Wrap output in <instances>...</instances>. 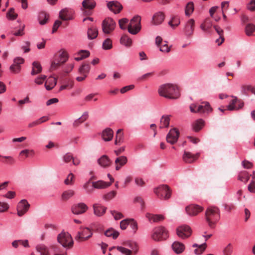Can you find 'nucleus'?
Returning a JSON list of instances; mask_svg holds the SVG:
<instances>
[{"label":"nucleus","instance_id":"79ce46f5","mask_svg":"<svg viewBox=\"0 0 255 255\" xmlns=\"http://www.w3.org/2000/svg\"><path fill=\"white\" fill-rule=\"evenodd\" d=\"M50 249L53 251V255H67L66 253L61 247L52 246Z\"/></svg>","mask_w":255,"mask_h":255},{"label":"nucleus","instance_id":"20e7f679","mask_svg":"<svg viewBox=\"0 0 255 255\" xmlns=\"http://www.w3.org/2000/svg\"><path fill=\"white\" fill-rule=\"evenodd\" d=\"M168 237V231L164 227H158L153 230L151 238L154 241L159 242L165 240Z\"/></svg>","mask_w":255,"mask_h":255},{"label":"nucleus","instance_id":"2eb2a0df","mask_svg":"<svg viewBox=\"0 0 255 255\" xmlns=\"http://www.w3.org/2000/svg\"><path fill=\"white\" fill-rule=\"evenodd\" d=\"M195 27V21L193 19H189L186 23L184 28V33L187 37H191L194 32Z\"/></svg>","mask_w":255,"mask_h":255},{"label":"nucleus","instance_id":"a878e982","mask_svg":"<svg viewBox=\"0 0 255 255\" xmlns=\"http://www.w3.org/2000/svg\"><path fill=\"white\" fill-rule=\"evenodd\" d=\"M59 18L62 20H69L71 19V12L67 8L61 10L59 12Z\"/></svg>","mask_w":255,"mask_h":255},{"label":"nucleus","instance_id":"dca6fc26","mask_svg":"<svg viewBox=\"0 0 255 255\" xmlns=\"http://www.w3.org/2000/svg\"><path fill=\"white\" fill-rule=\"evenodd\" d=\"M107 7L114 13H119L122 10V5L118 1H111L107 3Z\"/></svg>","mask_w":255,"mask_h":255},{"label":"nucleus","instance_id":"c03bdc74","mask_svg":"<svg viewBox=\"0 0 255 255\" xmlns=\"http://www.w3.org/2000/svg\"><path fill=\"white\" fill-rule=\"evenodd\" d=\"M74 194L75 192L72 190L65 191L62 193L61 195V199L63 201H66L71 197L74 196Z\"/></svg>","mask_w":255,"mask_h":255},{"label":"nucleus","instance_id":"a211bd4d","mask_svg":"<svg viewBox=\"0 0 255 255\" xmlns=\"http://www.w3.org/2000/svg\"><path fill=\"white\" fill-rule=\"evenodd\" d=\"M94 214L98 217L103 216L107 210V208L100 204H94L93 205Z\"/></svg>","mask_w":255,"mask_h":255},{"label":"nucleus","instance_id":"3c124183","mask_svg":"<svg viewBox=\"0 0 255 255\" xmlns=\"http://www.w3.org/2000/svg\"><path fill=\"white\" fill-rule=\"evenodd\" d=\"M103 48L105 50L111 49L112 48V41L110 38H107L103 43Z\"/></svg>","mask_w":255,"mask_h":255},{"label":"nucleus","instance_id":"338daca9","mask_svg":"<svg viewBox=\"0 0 255 255\" xmlns=\"http://www.w3.org/2000/svg\"><path fill=\"white\" fill-rule=\"evenodd\" d=\"M117 194L115 191H112L104 196V199L107 201L110 200L114 198Z\"/></svg>","mask_w":255,"mask_h":255},{"label":"nucleus","instance_id":"0e129e2a","mask_svg":"<svg viewBox=\"0 0 255 255\" xmlns=\"http://www.w3.org/2000/svg\"><path fill=\"white\" fill-rule=\"evenodd\" d=\"M62 65V64H61V63L58 62V61L54 59V60L51 63L50 70L51 71L56 70Z\"/></svg>","mask_w":255,"mask_h":255},{"label":"nucleus","instance_id":"c85d7f7f","mask_svg":"<svg viewBox=\"0 0 255 255\" xmlns=\"http://www.w3.org/2000/svg\"><path fill=\"white\" fill-rule=\"evenodd\" d=\"M205 122L203 120L200 119L195 121L192 124V128L195 131H199L204 126Z\"/></svg>","mask_w":255,"mask_h":255},{"label":"nucleus","instance_id":"6e6d98bb","mask_svg":"<svg viewBox=\"0 0 255 255\" xmlns=\"http://www.w3.org/2000/svg\"><path fill=\"white\" fill-rule=\"evenodd\" d=\"M206 244H203L198 246V248L194 250V253L196 255H201L203 253L206 248Z\"/></svg>","mask_w":255,"mask_h":255},{"label":"nucleus","instance_id":"774afa93","mask_svg":"<svg viewBox=\"0 0 255 255\" xmlns=\"http://www.w3.org/2000/svg\"><path fill=\"white\" fill-rule=\"evenodd\" d=\"M233 252V247L231 244H229L224 250V255H231Z\"/></svg>","mask_w":255,"mask_h":255},{"label":"nucleus","instance_id":"ddd939ff","mask_svg":"<svg viewBox=\"0 0 255 255\" xmlns=\"http://www.w3.org/2000/svg\"><path fill=\"white\" fill-rule=\"evenodd\" d=\"M88 209V207L85 204L80 203L73 205L71 207V211L75 215H80L85 213Z\"/></svg>","mask_w":255,"mask_h":255},{"label":"nucleus","instance_id":"13d9d810","mask_svg":"<svg viewBox=\"0 0 255 255\" xmlns=\"http://www.w3.org/2000/svg\"><path fill=\"white\" fill-rule=\"evenodd\" d=\"M127 246L131 250V251H133L134 255L137 253L138 251V247L136 243L133 242H128L127 244Z\"/></svg>","mask_w":255,"mask_h":255},{"label":"nucleus","instance_id":"7c9ffc66","mask_svg":"<svg viewBox=\"0 0 255 255\" xmlns=\"http://www.w3.org/2000/svg\"><path fill=\"white\" fill-rule=\"evenodd\" d=\"M36 250L40 255H50L49 249L44 245H37Z\"/></svg>","mask_w":255,"mask_h":255},{"label":"nucleus","instance_id":"8fccbe9b","mask_svg":"<svg viewBox=\"0 0 255 255\" xmlns=\"http://www.w3.org/2000/svg\"><path fill=\"white\" fill-rule=\"evenodd\" d=\"M245 31L248 36L254 35V33L255 32V25L252 24H247L245 28Z\"/></svg>","mask_w":255,"mask_h":255},{"label":"nucleus","instance_id":"2f4dec72","mask_svg":"<svg viewBox=\"0 0 255 255\" xmlns=\"http://www.w3.org/2000/svg\"><path fill=\"white\" fill-rule=\"evenodd\" d=\"M90 65L88 63H84L79 68V73L82 76H87L90 70Z\"/></svg>","mask_w":255,"mask_h":255},{"label":"nucleus","instance_id":"49530a36","mask_svg":"<svg viewBox=\"0 0 255 255\" xmlns=\"http://www.w3.org/2000/svg\"><path fill=\"white\" fill-rule=\"evenodd\" d=\"M105 235L108 237H112L114 239H116L119 236V233L113 229H110L105 232Z\"/></svg>","mask_w":255,"mask_h":255},{"label":"nucleus","instance_id":"1a4fd4ad","mask_svg":"<svg viewBox=\"0 0 255 255\" xmlns=\"http://www.w3.org/2000/svg\"><path fill=\"white\" fill-rule=\"evenodd\" d=\"M116 25L115 21L112 18H107L102 23L103 31L106 34H109L115 29Z\"/></svg>","mask_w":255,"mask_h":255},{"label":"nucleus","instance_id":"4468645a","mask_svg":"<svg viewBox=\"0 0 255 255\" xmlns=\"http://www.w3.org/2000/svg\"><path fill=\"white\" fill-rule=\"evenodd\" d=\"M203 210V207L198 205L192 204L186 207V211L190 216H196Z\"/></svg>","mask_w":255,"mask_h":255},{"label":"nucleus","instance_id":"aec40b11","mask_svg":"<svg viewBox=\"0 0 255 255\" xmlns=\"http://www.w3.org/2000/svg\"><path fill=\"white\" fill-rule=\"evenodd\" d=\"M98 163L101 167L107 168L111 166L112 161L107 155H103L98 159Z\"/></svg>","mask_w":255,"mask_h":255},{"label":"nucleus","instance_id":"680f3d73","mask_svg":"<svg viewBox=\"0 0 255 255\" xmlns=\"http://www.w3.org/2000/svg\"><path fill=\"white\" fill-rule=\"evenodd\" d=\"M117 250L125 255H131L132 251L122 247H116Z\"/></svg>","mask_w":255,"mask_h":255},{"label":"nucleus","instance_id":"f3484780","mask_svg":"<svg viewBox=\"0 0 255 255\" xmlns=\"http://www.w3.org/2000/svg\"><path fill=\"white\" fill-rule=\"evenodd\" d=\"M244 106V103L238 100L236 97H235L228 106V110L230 111L237 110L242 108Z\"/></svg>","mask_w":255,"mask_h":255},{"label":"nucleus","instance_id":"4be33fe9","mask_svg":"<svg viewBox=\"0 0 255 255\" xmlns=\"http://www.w3.org/2000/svg\"><path fill=\"white\" fill-rule=\"evenodd\" d=\"M127 162L128 158L126 156H121L117 157L115 161L116 170L119 171L123 166L126 165Z\"/></svg>","mask_w":255,"mask_h":255},{"label":"nucleus","instance_id":"a18cd8bd","mask_svg":"<svg viewBox=\"0 0 255 255\" xmlns=\"http://www.w3.org/2000/svg\"><path fill=\"white\" fill-rule=\"evenodd\" d=\"M49 18V15L45 12H41L38 16L39 23L41 25L45 24Z\"/></svg>","mask_w":255,"mask_h":255},{"label":"nucleus","instance_id":"4d7b16f0","mask_svg":"<svg viewBox=\"0 0 255 255\" xmlns=\"http://www.w3.org/2000/svg\"><path fill=\"white\" fill-rule=\"evenodd\" d=\"M46 77H47L46 76L44 75H41L36 77L34 79V82L37 85H41L43 84L44 81L46 80Z\"/></svg>","mask_w":255,"mask_h":255},{"label":"nucleus","instance_id":"f704fd0d","mask_svg":"<svg viewBox=\"0 0 255 255\" xmlns=\"http://www.w3.org/2000/svg\"><path fill=\"white\" fill-rule=\"evenodd\" d=\"M42 71V67L39 62L34 61L32 63V68L31 72L32 75L40 73Z\"/></svg>","mask_w":255,"mask_h":255},{"label":"nucleus","instance_id":"ea45409f","mask_svg":"<svg viewBox=\"0 0 255 255\" xmlns=\"http://www.w3.org/2000/svg\"><path fill=\"white\" fill-rule=\"evenodd\" d=\"M250 175L248 172L244 171L241 172L238 175V179L246 183L250 179Z\"/></svg>","mask_w":255,"mask_h":255},{"label":"nucleus","instance_id":"a19ab883","mask_svg":"<svg viewBox=\"0 0 255 255\" xmlns=\"http://www.w3.org/2000/svg\"><path fill=\"white\" fill-rule=\"evenodd\" d=\"M120 42L127 47H130L132 44V40L128 35H124L121 37Z\"/></svg>","mask_w":255,"mask_h":255},{"label":"nucleus","instance_id":"423d86ee","mask_svg":"<svg viewBox=\"0 0 255 255\" xmlns=\"http://www.w3.org/2000/svg\"><path fill=\"white\" fill-rule=\"evenodd\" d=\"M141 17L139 15L134 16L130 20L128 26V31L133 35L136 34L141 29Z\"/></svg>","mask_w":255,"mask_h":255},{"label":"nucleus","instance_id":"4c0bfd02","mask_svg":"<svg viewBox=\"0 0 255 255\" xmlns=\"http://www.w3.org/2000/svg\"><path fill=\"white\" fill-rule=\"evenodd\" d=\"M180 23L179 18L177 16H173L168 22V24L173 28L175 29Z\"/></svg>","mask_w":255,"mask_h":255},{"label":"nucleus","instance_id":"5701e85b","mask_svg":"<svg viewBox=\"0 0 255 255\" xmlns=\"http://www.w3.org/2000/svg\"><path fill=\"white\" fill-rule=\"evenodd\" d=\"M164 18L165 16L163 12H156L152 17L151 23L154 25H159L163 21Z\"/></svg>","mask_w":255,"mask_h":255},{"label":"nucleus","instance_id":"393cba45","mask_svg":"<svg viewBox=\"0 0 255 255\" xmlns=\"http://www.w3.org/2000/svg\"><path fill=\"white\" fill-rule=\"evenodd\" d=\"M113 130L110 128H107L102 132V138L106 141H111L113 137Z\"/></svg>","mask_w":255,"mask_h":255},{"label":"nucleus","instance_id":"412c9836","mask_svg":"<svg viewBox=\"0 0 255 255\" xmlns=\"http://www.w3.org/2000/svg\"><path fill=\"white\" fill-rule=\"evenodd\" d=\"M172 249L175 253L179 255L182 254L184 251L185 247L183 243L178 241H175L172 245Z\"/></svg>","mask_w":255,"mask_h":255},{"label":"nucleus","instance_id":"f257e3e1","mask_svg":"<svg viewBox=\"0 0 255 255\" xmlns=\"http://www.w3.org/2000/svg\"><path fill=\"white\" fill-rule=\"evenodd\" d=\"M158 93L160 96L170 99H177L179 97L178 87L171 84L160 85L158 88Z\"/></svg>","mask_w":255,"mask_h":255},{"label":"nucleus","instance_id":"e2e57ef3","mask_svg":"<svg viewBox=\"0 0 255 255\" xmlns=\"http://www.w3.org/2000/svg\"><path fill=\"white\" fill-rule=\"evenodd\" d=\"M128 20L126 18L121 19L119 20L120 27L123 30L127 28L126 24L128 23Z\"/></svg>","mask_w":255,"mask_h":255},{"label":"nucleus","instance_id":"b1692460","mask_svg":"<svg viewBox=\"0 0 255 255\" xmlns=\"http://www.w3.org/2000/svg\"><path fill=\"white\" fill-rule=\"evenodd\" d=\"M68 56L67 52L64 50H61L58 52L57 56L55 58V59H56L57 61H58V62H59L63 65L66 62V61L68 60Z\"/></svg>","mask_w":255,"mask_h":255},{"label":"nucleus","instance_id":"de8ad7c7","mask_svg":"<svg viewBox=\"0 0 255 255\" xmlns=\"http://www.w3.org/2000/svg\"><path fill=\"white\" fill-rule=\"evenodd\" d=\"M123 129H119L117 131V134L115 137V143L116 144H119L123 141V133L122 132Z\"/></svg>","mask_w":255,"mask_h":255},{"label":"nucleus","instance_id":"bb28decb","mask_svg":"<svg viewBox=\"0 0 255 255\" xmlns=\"http://www.w3.org/2000/svg\"><path fill=\"white\" fill-rule=\"evenodd\" d=\"M146 217L149 221H153L154 222H160L163 221L165 219V217L162 215H154L150 213H147Z\"/></svg>","mask_w":255,"mask_h":255},{"label":"nucleus","instance_id":"72a5a7b5","mask_svg":"<svg viewBox=\"0 0 255 255\" xmlns=\"http://www.w3.org/2000/svg\"><path fill=\"white\" fill-rule=\"evenodd\" d=\"M214 28L217 33L219 35V38L216 39V42L218 43V45H220L224 41L223 35V30L218 26H214Z\"/></svg>","mask_w":255,"mask_h":255},{"label":"nucleus","instance_id":"603ef678","mask_svg":"<svg viewBox=\"0 0 255 255\" xmlns=\"http://www.w3.org/2000/svg\"><path fill=\"white\" fill-rule=\"evenodd\" d=\"M6 16L10 20H14L17 17V14L15 13L13 8H10L6 13Z\"/></svg>","mask_w":255,"mask_h":255},{"label":"nucleus","instance_id":"58836bf2","mask_svg":"<svg viewBox=\"0 0 255 255\" xmlns=\"http://www.w3.org/2000/svg\"><path fill=\"white\" fill-rule=\"evenodd\" d=\"M77 55L79 56L75 57V60L79 61L83 59L89 57L90 55V52L87 50H81L78 52Z\"/></svg>","mask_w":255,"mask_h":255},{"label":"nucleus","instance_id":"39448f33","mask_svg":"<svg viewBox=\"0 0 255 255\" xmlns=\"http://www.w3.org/2000/svg\"><path fill=\"white\" fill-rule=\"evenodd\" d=\"M154 192L159 198L164 200H168L172 194L171 189L166 185H162L155 188Z\"/></svg>","mask_w":255,"mask_h":255},{"label":"nucleus","instance_id":"f8f14e48","mask_svg":"<svg viewBox=\"0 0 255 255\" xmlns=\"http://www.w3.org/2000/svg\"><path fill=\"white\" fill-rule=\"evenodd\" d=\"M179 136V132L177 128H174L170 130L166 136V141L173 144L175 143Z\"/></svg>","mask_w":255,"mask_h":255},{"label":"nucleus","instance_id":"473e14b6","mask_svg":"<svg viewBox=\"0 0 255 255\" xmlns=\"http://www.w3.org/2000/svg\"><path fill=\"white\" fill-rule=\"evenodd\" d=\"M82 6L85 9L91 10L95 7L96 2L94 0H84Z\"/></svg>","mask_w":255,"mask_h":255},{"label":"nucleus","instance_id":"cd10ccee","mask_svg":"<svg viewBox=\"0 0 255 255\" xmlns=\"http://www.w3.org/2000/svg\"><path fill=\"white\" fill-rule=\"evenodd\" d=\"M98 34V30L96 26H91L88 29L87 36L89 39H93L96 38Z\"/></svg>","mask_w":255,"mask_h":255},{"label":"nucleus","instance_id":"6ab92c4d","mask_svg":"<svg viewBox=\"0 0 255 255\" xmlns=\"http://www.w3.org/2000/svg\"><path fill=\"white\" fill-rule=\"evenodd\" d=\"M199 153L194 155L190 152L184 151L182 158L185 162L191 163L195 161L199 157Z\"/></svg>","mask_w":255,"mask_h":255},{"label":"nucleus","instance_id":"9b49d317","mask_svg":"<svg viewBox=\"0 0 255 255\" xmlns=\"http://www.w3.org/2000/svg\"><path fill=\"white\" fill-rule=\"evenodd\" d=\"M30 207V204L26 200H22L17 204V213L19 217L22 216L28 210Z\"/></svg>","mask_w":255,"mask_h":255},{"label":"nucleus","instance_id":"9d476101","mask_svg":"<svg viewBox=\"0 0 255 255\" xmlns=\"http://www.w3.org/2000/svg\"><path fill=\"white\" fill-rule=\"evenodd\" d=\"M176 233L179 237L183 239H185L191 236L192 234V230L189 226L187 225H183L177 228Z\"/></svg>","mask_w":255,"mask_h":255},{"label":"nucleus","instance_id":"864d4df0","mask_svg":"<svg viewBox=\"0 0 255 255\" xmlns=\"http://www.w3.org/2000/svg\"><path fill=\"white\" fill-rule=\"evenodd\" d=\"M160 51L164 53H168L170 51L171 46H168L167 42L164 41L159 47Z\"/></svg>","mask_w":255,"mask_h":255},{"label":"nucleus","instance_id":"6e6552de","mask_svg":"<svg viewBox=\"0 0 255 255\" xmlns=\"http://www.w3.org/2000/svg\"><path fill=\"white\" fill-rule=\"evenodd\" d=\"M93 235L92 231L88 228H81V231L78 232L75 240L78 242H84L90 239Z\"/></svg>","mask_w":255,"mask_h":255},{"label":"nucleus","instance_id":"5fc2aeb1","mask_svg":"<svg viewBox=\"0 0 255 255\" xmlns=\"http://www.w3.org/2000/svg\"><path fill=\"white\" fill-rule=\"evenodd\" d=\"M194 10V4L192 2H190L187 4L185 8V14L187 15H190Z\"/></svg>","mask_w":255,"mask_h":255},{"label":"nucleus","instance_id":"e433bc0d","mask_svg":"<svg viewBox=\"0 0 255 255\" xmlns=\"http://www.w3.org/2000/svg\"><path fill=\"white\" fill-rule=\"evenodd\" d=\"M170 116H163L160 119L159 128H167L169 125Z\"/></svg>","mask_w":255,"mask_h":255},{"label":"nucleus","instance_id":"c756f323","mask_svg":"<svg viewBox=\"0 0 255 255\" xmlns=\"http://www.w3.org/2000/svg\"><path fill=\"white\" fill-rule=\"evenodd\" d=\"M57 79L53 77H50L45 81V87L46 90H50L56 85Z\"/></svg>","mask_w":255,"mask_h":255},{"label":"nucleus","instance_id":"7ed1b4c3","mask_svg":"<svg viewBox=\"0 0 255 255\" xmlns=\"http://www.w3.org/2000/svg\"><path fill=\"white\" fill-rule=\"evenodd\" d=\"M190 110L193 113L209 114L213 111L210 103L207 101L201 102L200 104L194 103L190 105Z\"/></svg>","mask_w":255,"mask_h":255},{"label":"nucleus","instance_id":"37998d69","mask_svg":"<svg viewBox=\"0 0 255 255\" xmlns=\"http://www.w3.org/2000/svg\"><path fill=\"white\" fill-rule=\"evenodd\" d=\"M241 89V92L244 94L248 95V92H251L255 95V88L251 85H243Z\"/></svg>","mask_w":255,"mask_h":255},{"label":"nucleus","instance_id":"052dcab7","mask_svg":"<svg viewBox=\"0 0 255 255\" xmlns=\"http://www.w3.org/2000/svg\"><path fill=\"white\" fill-rule=\"evenodd\" d=\"M20 65H18L14 63H13L10 67V70L15 74L19 73L20 71Z\"/></svg>","mask_w":255,"mask_h":255},{"label":"nucleus","instance_id":"69168bd1","mask_svg":"<svg viewBox=\"0 0 255 255\" xmlns=\"http://www.w3.org/2000/svg\"><path fill=\"white\" fill-rule=\"evenodd\" d=\"M34 152L33 150L24 149L21 151L19 153L20 155H24L25 157H28L29 155H33Z\"/></svg>","mask_w":255,"mask_h":255},{"label":"nucleus","instance_id":"0eeeda50","mask_svg":"<svg viewBox=\"0 0 255 255\" xmlns=\"http://www.w3.org/2000/svg\"><path fill=\"white\" fill-rule=\"evenodd\" d=\"M59 243L63 247L70 248L73 245V241L71 235L68 233H61L57 237Z\"/></svg>","mask_w":255,"mask_h":255},{"label":"nucleus","instance_id":"f03ea898","mask_svg":"<svg viewBox=\"0 0 255 255\" xmlns=\"http://www.w3.org/2000/svg\"><path fill=\"white\" fill-rule=\"evenodd\" d=\"M220 218V210L216 207H209L205 211V219L208 226L214 228Z\"/></svg>","mask_w":255,"mask_h":255},{"label":"nucleus","instance_id":"09e8293b","mask_svg":"<svg viewBox=\"0 0 255 255\" xmlns=\"http://www.w3.org/2000/svg\"><path fill=\"white\" fill-rule=\"evenodd\" d=\"M212 22L210 19H206L200 25L201 28L204 31H208L212 26Z\"/></svg>","mask_w":255,"mask_h":255},{"label":"nucleus","instance_id":"bf43d9fd","mask_svg":"<svg viewBox=\"0 0 255 255\" xmlns=\"http://www.w3.org/2000/svg\"><path fill=\"white\" fill-rule=\"evenodd\" d=\"M74 177V175L73 173H70L64 181L65 184L66 185L73 184Z\"/></svg>","mask_w":255,"mask_h":255},{"label":"nucleus","instance_id":"c9c22d12","mask_svg":"<svg viewBox=\"0 0 255 255\" xmlns=\"http://www.w3.org/2000/svg\"><path fill=\"white\" fill-rule=\"evenodd\" d=\"M92 184L95 188L103 189L109 187L111 183H108V182L99 180L97 182H93Z\"/></svg>","mask_w":255,"mask_h":255}]
</instances>
